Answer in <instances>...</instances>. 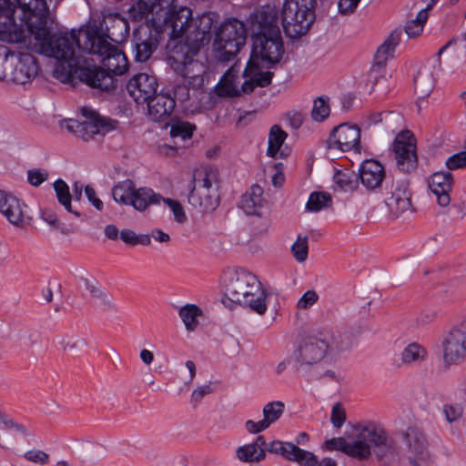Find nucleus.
<instances>
[{
    "label": "nucleus",
    "mask_w": 466,
    "mask_h": 466,
    "mask_svg": "<svg viewBox=\"0 0 466 466\" xmlns=\"http://www.w3.org/2000/svg\"><path fill=\"white\" fill-rule=\"evenodd\" d=\"M23 5L31 10L16 25V30L22 32L21 38L11 43L25 44L26 38L34 36L41 53L56 58L53 76L62 83L75 86L78 79L96 89L114 87V79L98 66H80L75 56L76 47L87 54L94 48L92 37L95 27L86 26L69 34H51L47 26L49 8L44 0H24Z\"/></svg>",
    "instance_id": "f257e3e1"
},
{
    "label": "nucleus",
    "mask_w": 466,
    "mask_h": 466,
    "mask_svg": "<svg viewBox=\"0 0 466 466\" xmlns=\"http://www.w3.org/2000/svg\"><path fill=\"white\" fill-rule=\"evenodd\" d=\"M220 15L216 12H204L192 17L190 29L185 39L167 45V62L175 72L189 77L194 87L204 85L206 66L199 61L200 50L207 46L218 28Z\"/></svg>",
    "instance_id": "f03ea898"
},
{
    "label": "nucleus",
    "mask_w": 466,
    "mask_h": 466,
    "mask_svg": "<svg viewBox=\"0 0 466 466\" xmlns=\"http://www.w3.org/2000/svg\"><path fill=\"white\" fill-rule=\"evenodd\" d=\"M352 345L350 336L346 332L322 328L300 336L290 356L298 371H307L319 363L329 353L349 350Z\"/></svg>",
    "instance_id": "7ed1b4c3"
},
{
    "label": "nucleus",
    "mask_w": 466,
    "mask_h": 466,
    "mask_svg": "<svg viewBox=\"0 0 466 466\" xmlns=\"http://www.w3.org/2000/svg\"><path fill=\"white\" fill-rule=\"evenodd\" d=\"M258 31L252 36L250 57L258 60L266 68L279 64L284 55V44L279 26L278 10L264 5L256 14Z\"/></svg>",
    "instance_id": "20e7f679"
},
{
    "label": "nucleus",
    "mask_w": 466,
    "mask_h": 466,
    "mask_svg": "<svg viewBox=\"0 0 466 466\" xmlns=\"http://www.w3.org/2000/svg\"><path fill=\"white\" fill-rule=\"evenodd\" d=\"M224 294L229 301L248 306L259 315L267 310L266 291L258 279L244 268L236 270L228 277Z\"/></svg>",
    "instance_id": "39448f33"
},
{
    "label": "nucleus",
    "mask_w": 466,
    "mask_h": 466,
    "mask_svg": "<svg viewBox=\"0 0 466 466\" xmlns=\"http://www.w3.org/2000/svg\"><path fill=\"white\" fill-rule=\"evenodd\" d=\"M315 5L316 0H284L278 16L288 37L297 39L307 34L316 17Z\"/></svg>",
    "instance_id": "423d86ee"
},
{
    "label": "nucleus",
    "mask_w": 466,
    "mask_h": 466,
    "mask_svg": "<svg viewBox=\"0 0 466 466\" xmlns=\"http://www.w3.org/2000/svg\"><path fill=\"white\" fill-rule=\"evenodd\" d=\"M315 5L316 0H284L278 16L288 37L297 39L307 34L316 17Z\"/></svg>",
    "instance_id": "0eeeda50"
},
{
    "label": "nucleus",
    "mask_w": 466,
    "mask_h": 466,
    "mask_svg": "<svg viewBox=\"0 0 466 466\" xmlns=\"http://www.w3.org/2000/svg\"><path fill=\"white\" fill-rule=\"evenodd\" d=\"M266 68L260 61L249 58L243 72L247 80L238 89L235 84V74L233 69H228L221 77L218 85L221 93L228 96H238L241 93L250 94L255 87H266L272 82L274 72Z\"/></svg>",
    "instance_id": "6e6552de"
},
{
    "label": "nucleus",
    "mask_w": 466,
    "mask_h": 466,
    "mask_svg": "<svg viewBox=\"0 0 466 466\" xmlns=\"http://www.w3.org/2000/svg\"><path fill=\"white\" fill-rule=\"evenodd\" d=\"M247 28L244 22L237 18H228L222 22L216 31L213 46L216 58L227 63L232 61L245 46Z\"/></svg>",
    "instance_id": "1a4fd4ad"
},
{
    "label": "nucleus",
    "mask_w": 466,
    "mask_h": 466,
    "mask_svg": "<svg viewBox=\"0 0 466 466\" xmlns=\"http://www.w3.org/2000/svg\"><path fill=\"white\" fill-rule=\"evenodd\" d=\"M94 48L89 50L88 54L97 56L104 67L99 66L103 71L108 74L115 81L114 87L104 90L103 92H110L116 87L117 79L113 75H123L128 67V61L124 52L116 46L111 44L103 36L97 28L95 27L94 36L92 37Z\"/></svg>",
    "instance_id": "9d476101"
},
{
    "label": "nucleus",
    "mask_w": 466,
    "mask_h": 466,
    "mask_svg": "<svg viewBox=\"0 0 466 466\" xmlns=\"http://www.w3.org/2000/svg\"><path fill=\"white\" fill-rule=\"evenodd\" d=\"M192 183L188 203L202 212L216 209L219 204L216 173L213 170H197L193 175Z\"/></svg>",
    "instance_id": "9b49d317"
},
{
    "label": "nucleus",
    "mask_w": 466,
    "mask_h": 466,
    "mask_svg": "<svg viewBox=\"0 0 466 466\" xmlns=\"http://www.w3.org/2000/svg\"><path fill=\"white\" fill-rule=\"evenodd\" d=\"M193 17L192 10L189 7L177 5L170 0L169 5L165 8L159 16L152 20V25L157 27L159 32L169 31L172 39L187 35L190 29Z\"/></svg>",
    "instance_id": "f8f14e48"
},
{
    "label": "nucleus",
    "mask_w": 466,
    "mask_h": 466,
    "mask_svg": "<svg viewBox=\"0 0 466 466\" xmlns=\"http://www.w3.org/2000/svg\"><path fill=\"white\" fill-rule=\"evenodd\" d=\"M404 451L410 466H431L433 456L430 451L427 434L422 427L410 425L401 432Z\"/></svg>",
    "instance_id": "ddd939ff"
},
{
    "label": "nucleus",
    "mask_w": 466,
    "mask_h": 466,
    "mask_svg": "<svg viewBox=\"0 0 466 466\" xmlns=\"http://www.w3.org/2000/svg\"><path fill=\"white\" fill-rule=\"evenodd\" d=\"M24 0H0V40L3 42L17 41L22 32L16 25L28 15L31 8L23 5Z\"/></svg>",
    "instance_id": "4468645a"
},
{
    "label": "nucleus",
    "mask_w": 466,
    "mask_h": 466,
    "mask_svg": "<svg viewBox=\"0 0 466 466\" xmlns=\"http://www.w3.org/2000/svg\"><path fill=\"white\" fill-rule=\"evenodd\" d=\"M441 345L445 365H459L466 360V317L443 334Z\"/></svg>",
    "instance_id": "2eb2a0df"
},
{
    "label": "nucleus",
    "mask_w": 466,
    "mask_h": 466,
    "mask_svg": "<svg viewBox=\"0 0 466 466\" xmlns=\"http://www.w3.org/2000/svg\"><path fill=\"white\" fill-rule=\"evenodd\" d=\"M6 81L16 85L30 84L39 74L37 59L28 52L11 51Z\"/></svg>",
    "instance_id": "dca6fc26"
},
{
    "label": "nucleus",
    "mask_w": 466,
    "mask_h": 466,
    "mask_svg": "<svg viewBox=\"0 0 466 466\" xmlns=\"http://www.w3.org/2000/svg\"><path fill=\"white\" fill-rule=\"evenodd\" d=\"M388 435L386 430L376 423L370 422L361 427L354 438V450L351 451L354 459L359 461L369 460L372 450L383 441H386Z\"/></svg>",
    "instance_id": "f3484780"
},
{
    "label": "nucleus",
    "mask_w": 466,
    "mask_h": 466,
    "mask_svg": "<svg viewBox=\"0 0 466 466\" xmlns=\"http://www.w3.org/2000/svg\"><path fill=\"white\" fill-rule=\"evenodd\" d=\"M392 152L397 168L403 173H411L418 167L416 143L409 130L397 135L392 144Z\"/></svg>",
    "instance_id": "a211bd4d"
},
{
    "label": "nucleus",
    "mask_w": 466,
    "mask_h": 466,
    "mask_svg": "<svg viewBox=\"0 0 466 466\" xmlns=\"http://www.w3.org/2000/svg\"><path fill=\"white\" fill-rule=\"evenodd\" d=\"M160 32L152 24H146L136 29L132 35V49L135 60L146 62L157 48Z\"/></svg>",
    "instance_id": "6ab92c4d"
},
{
    "label": "nucleus",
    "mask_w": 466,
    "mask_h": 466,
    "mask_svg": "<svg viewBox=\"0 0 466 466\" xmlns=\"http://www.w3.org/2000/svg\"><path fill=\"white\" fill-rule=\"evenodd\" d=\"M360 129L356 125L347 123L335 127L327 139L329 149H337L342 152L350 150L360 151Z\"/></svg>",
    "instance_id": "aec40b11"
},
{
    "label": "nucleus",
    "mask_w": 466,
    "mask_h": 466,
    "mask_svg": "<svg viewBox=\"0 0 466 466\" xmlns=\"http://www.w3.org/2000/svg\"><path fill=\"white\" fill-rule=\"evenodd\" d=\"M85 120L81 123L80 138L87 141L96 134L108 132L116 127L118 122L110 118L101 116L96 111L88 106L81 108Z\"/></svg>",
    "instance_id": "412c9836"
},
{
    "label": "nucleus",
    "mask_w": 466,
    "mask_h": 466,
    "mask_svg": "<svg viewBox=\"0 0 466 466\" xmlns=\"http://www.w3.org/2000/svg\"><path fill=\"white\" fill-rule=\"evenodd\" d=\"M158 83L155 76L140 73L135 75L127 84V90L137 104H144L157 93Z\"/></svg>",
    "instance_id": "4be33fe9"
},
{
    "label": "nucleus",
    "mask_w": 466,
    "mask_h": 466,
    "mask_svg": "<svg viewBox=\"0 0 466 466\" xmlns=\"http://www.w3.org/2000/svg\"><path fill=\"white\" fill-rule=\"evenodd\" d=\"M169 4L170 0H133V4L127 9V15L132 21L139 22L146 19L147 24H152V20L159 16V13Z\"/></svg>",
    "instance_id": "5701e85b"
},
{
    "label": "nucleus",
    "mask_w": 466,
    "mask_h": 466,
    "mask_svg": "<svg viewBox=\"0 0 466 466\" xmlns=\"http://www.w3.org/2000/svg\"><path fill=\"white\" fill-rule=\"evenodd\" d=\"M386 205L394 217H399L411 208L410 192L407 180L392 181L390 197L386 199Z\"/></svg>",
    "instance_id": "b1692460"
},
{
    "label": "nucleus",
    "mask_w": 466,
    "mask_h": 466,
    "mask_svg": "<svg viewBox=\"0 0 466 466\" xmlns=\"http://www.w3.org/2000/svg\"><path fill=\"white\" fill-rule=\"evenodd\" d=\"M358 175L361 185L368 191H377L380 189L386 177L384 167L374 159L363 161Z\"/></svg>",
    "instance_id": "393cba45"
},
{
    "label": "nucleus",
    "mask_w": 466,
    "mask_h": 466,
    "mask_svg": "<svg viewBox=\"0 0 466 466\" xmlns=\"http://www.w3.org/2000/svg\"><path fill=\"white\" fill-rule=\"evenodd\" d=\"M147 105L148 116L154 122L167 124L176 106V100L168 94L158 93L150 100Z\"/></svg>",
    "instance_id": "a878e982"
},
{
    "label": "nucleus",
    "mask_w": 466,
    "mask_h": 466,
    "mask_svg": "<svg viewBox=\"0 0 466 466\" xmlns=\"http://www.w3.org/2000/svg\"><path fill=\"white\" fill-rule=\"evenodd\" d=\"M453 184V175L450 171H437L430 177L428 180L429 187L441 207L445 208L450 205V193L452 190Z\"/></svg>",
    "instance_id": "bb28decb"
},
{
    "label": "nucleus",
    "mask_w": 466,
    "mask_h": 466,
    "mask_svg": "<svg viewBox=\"0 0 466 466\" xmlns=\"http://www.w3.org/2000/svg\"><path fill=\"white\" fill-rule=\"evenodd\" d=\"M0 213L15 227L23 228L25 223L21 201L12 193L1 189Z\"/></svg>",
    "instance_id": "cd10ccee"
},
{
    "label": "nucleus",
    "mask_w": 466,
    "mask_h": 466,
    "mask_svg": "<svg viewBox=\"0 0 466 466\" xmlns=\"http://www.w3.org/2000/svg\"><path fill=\"white\" fill-rule=\"evenodd\" d=\"M105 34L101 35L107 41L108 39L118 44L124 41L129 35V23L120 15H110L104 19Z\"/></svg>",
    "instance_id": "c85d7f7f"
},
{
    "label": "nucleus",
    "mask_w": 466,
    "mask_h": 466,
    "mask_svg": "<svg viewBox=\"0 0 466 466\" xmlns=\"http://www.w3.org/2000/svg\"><path fill=\"white\" fill-rule=\"evenodd\" d=\"M161 199H164V197L156 193L150 187H135L129 206H132L139 212H143L147 210L149 206L159 204Z\"/></svg>",
    "instance_id": "c756f323"
},
{
    "label": "nucleus",
    "mask_w": 466,
    "mask_h": 466,
    "mask_svg": "<svg viewBox=\"0 0 466 466\" xmlns=\"http://www.w3.org/2000/svg\"><path fill=\"white\" fill-rule=\"evenodd\" d=\"M265 447L266 440L264 436L259 435L253 443L238 447L237 456L241 461L245 462L260 461L266 457Z\"/></svg>",
    "instance_id": "7c9ffc66"
},
{
    "label": "nucleus",
    "mask_w": 466,
    "mask_h": 466,
    "mask_svg": "<svg viewBox=\"0 0 466 466\" xmlns=\"http://www.w3.org/2000/svg\"><path fill=\"white\" fill-rule=\"evenodd\" d=\"M263 188L258 185H253L249 191L241 198V208L248 216H260L263 206Z\"/></svg>",
    "instance_id": "2f4dec72"
},
{
    "label": "nucleus",
    "mask_w": 466,
    "mask_h": 466,
    "mask_svg": "<svg viewBox=\"0 0 466 466\" xmlns=\"http://www.w3.org/2000/svg\"><path fill=\"white\" fill-rule=\"evenodd\" d=\"M402 29L395 28L385 39V41L378 47L375 54V60L378 65H384L387 60L393 56L395 47L400 42Z\"/></svg>",
    "instance_id": "473e14b6"
},
{
    "label": "nucleus",
    "mask_w": 466,
    "mask_h": 466,
    "mask_svg": "<svg viewBox=\"0 0 466 466\" xmlns=\"http://www.w3.org/2000/svg\"><path fill=\"white\" fill-rule=\"evenodd\" d=\"M428 356L427 350L417 342L409 343L400 353L401 364L412 366L423 362Z\"/></svg>",
    "instance_id": "72a5a7b5"
},
{
    "label": "nucleus",
    "mask_w": 466,
    "mask_h": 466,
    "mask_svg": "<svg viewBox=\"0 0 466 466\" xmlns=\"http://www.w3.org/2000/svg\"><path fill=\"white\" fill-rule=\"evenodd\" d=\"M335 185L344 192H352L358 188L359 175L354 171L337 170L333 175Z\"/></svg>",
    "instance_id": "f704fd0d"
},
{
    "label": "nucleus",
    "mask_w": 466,
    "mask_h": 466,
    "mask_svg": "<svg viewBox=\"0 0 466 466\" xmlns=\"http://www.w3.org/2000/svg\"><path fill=\"white\" fill-rule=\"evenodd\" d=\"M378 461L383 465L390 466L397 456V447L395 442L389 437L373 450Z\"/></svg>",
    "instance_id": "c9c22d12"
},
{
    "label": "nucleus",
    "mask_w": 466,
    "mask_h": 466,
    "mask_svg": "<svg viewBox=\"0 0 466 466\" xmlns=\"http://www.w3.org/2000/svg\"><path fill=\"white\" fill-rule=\"evenodd\" d=\"M170 127V136L174 139H181L186 141L190 139L196 131V126L188 121H184L179 118H173L168 122Z\"/></svg>",
    "instance_id": "e433bc0d"
},
{
    "label": "nucleus",
    "mask_w": 466,
    "mask_h": 466,
    "mask_svg": "<svg viewBox=\"0 0 466 466\" xmlns=\"http://www.w3.org/2000/svg\"><path fill=\"white\" fill-rule=\"evenodd\" d=\"M135 187V183L131 179L120 181L113 187L112 198L120 205L129 206Z\"/></svg>",
    "instance_id": "4c0bfd02"
},
{
    "label": "nucleus",
    "mask_w": 466,
    "mask_h": 466,
    "mask_svg": "<svg viewBox=\"0 0 466 466\" xmlns=\"http://www.w3.org/2000/svg\"><path fill=\"white\" fill-rule=\"evenodd\" d=\"M434 78L429 70H420L414 77V88L419 97L425 98L434 88Z\"/></svg>",
    "instance_id": "58836bf2"
},
{
    "label": "nucleus",
    "mask_w": 466,
    "mask_h": 466,
    "mask_svg": "<svg viewBox=\"0 0 466 466\" xmlns=\"http://www.w3.org/2000/svg\"><path fill=\"white\" fill-rule=\"evenodd\" d=\"M466 400H451L442 406V413L448 423L452 424L463 418Z\"/></svg>",
    "instance_id": "ea45409f"
},
{
    "label": "nucleus",
    "mask_w": 466,
    "mask_h": 466,
    "mask_svg": "<svg viewBox=\"0 0 466 466\" xmlns=\"http://www.w3.org/2000/svg\"><path fill=\"white\" fill-rule=\"evenodd\" d=\"M287 137L288 134L279 125H273L270 127L267 149L268 157H276Z\"/></svg>",
    "instance_id": "a19ab883"
},
{
    "label": "nucleus",
    "mask_w": 466,
    "mask_h": 466,
    "mask_svg": "<svg viewBox=\"0 0 466 466\" xmlns=\"http://www.w3.org/2000/svg\"><path fill=\"white\" fill-rule=\"evenodd\" d=\"M288 460L297 462L299 466H316L318 464V458L314 453L300 449L294 443L289 445Z\"/></svg>",
    "instance_id": "79ce46f5"
},
{
    "label": "nucleus",
    "mask_w": 466,
    "mask_h": 466,
    "mask_svg": "<svg viewBox=\"0 0 466 466\" xmlns=\"http://www.w3.org/2000/svg\"><path fill=\"white\" fill-rule=\"evenodd\" d=\"M201 314V309L194 304H187L179 310V317L188 331L195 330L198 325V318L200 317Z\"/></svg>",
    "instance_id": "37998d69"
},
{
    "label": "nucleus",
    "mask_w": 466,
    "mask_h": 466,
    "mask_svg": "<svg viewBox=\"0 0 466 466\" xmlns=\"http://www.w3.org/2000/svg\"><path fill=\"white\" fill-rule=\"evenodd\" d=\"M332 205V198L328 192H312L306 204L307 210L310 212H318L325 208Z\"/></svg>",
    "instance_id": "c03bdc74"
},
{
    "label": "nucleus",
    "mask_w": 466,
    "mask_h": 466,
    "mask_svg": "<svg viewBox=\"0 0 466 466\" xmlns=\"http://www.w3.org/2000/svg\"><path fill=\"white\" fill-rule=\"evenodd\" d=\"M284 410L285 405L282 401L276 400L267 403L262 411L264 423L269 427L281 417Z\"/></svg>",
    "instance_id": "a18cd8bd"
},
{
    "label": "nucleus",
    "mask_w": 466,
    "mask_h": 466,
    "mask_svg": "<svg viewBox=\"0 0 466 466\" xmlns=\"http://www.w3.org/2000/svg\"><path fill=\"white\" fill-rule=\"evenodd\" d=\"M329 98L326 96L317 97L313 102L311 117L316 122H323L330 113Z\"/></svg>",
    "instance_id": "49530a36"
},
{
    "label": "nucleus",
    "mask_w": 466,
    "mask_h": 466,
    "mask_svg": "<svg viewBox=\"0 0 466 466\" xmlns=\"http://www.w3.org/2000/svg\"><path fill=\"white\" fill-rule=\"evenodd\" d=\"M428 19V13L426 10H420L416 18L408 23L404 31L409 38L417 37L420 35L423 30V25Z\"/></svg>",
    "instance_id": "de8ad7c7"
},
{
    "label": "nucleus",
    "mask_w": 466,
    "mask_h": 466,
    "mask_svg": "<svg viewBox=\"0 0 466 466\" xmlns=\"http://www.w3.org/2000/svg\"><path fill=\"white\" fill-rule=\"evenodd\" d=\"M85 288L90 292L93 298L98 299L101 304L106 308H113V301L110 297L105 293L97 285L96 280L91 281L88 279H83Z\"/></svg>",
    "instance_id": "09e8293b"
},
{
    "label": "nucleus",
    "mask_w": 466,
    "mask_h": 466,
    "mask_svg": "<svg viewBox=\"0 0 466 466\" xmlns=\"http://www.w3.org/2000/svg\"><path fill=\"white\" fill-rule=\"evenodd\" d=\"M325 448L329 451H340L348 456L354 458L352 450H354V440L351 442L347 441L344 438H332L327 440L324 443Z\"/></svg>",
    "instance_id": "8fccbe9b"
},
{
    "label": "nucleus",
    "mask_w": 466,
    "mask_h": 466,
    "mask_svg": "<svg viewBox=\"0 0 466 466\" xmlns=\"http://www.w3.org/2000/svg\"><path fill=\"white\" fill-rule=\"evenodd\" d=\"M291 252L298 262H304L309 253L308 237H302L299 234L297 240L291 246Z\"/></svg>",
    "instance_id": "3c124183"
},
{
    "label": "nucleus",
    "mask_w": 466,
    "mask_h": 466,
    "mask_svg": "<svg viewBox=\"0 0 466 466\" xmlns=\"http://www.w3.org/2000/svg\"><path fill=\"white\" fill-rule=\"evenodd\" d=\"M164 203H166L168 208L172 210L174 215V219L177 223H185L187 219V215L185 213L184 208L181 203L176 199L167 198L161 199Z\"/></svg>",
    "instance_id": "603ef678"
},
{
    "label": "nucleus",
    "mask_w": 466,
    "mask_h": 466,
    "mask_svg": "<svg viewBox=\"0 0 466 466\" xmlns=\"http://www.w3.org/2000/svg\"><path fill=\"white\" fill-rule=\"evenodd\" d=\"M289 445H292V442H283L280 441H273L268 444L266 442L265 452L268 451L270 453L279 454L288 460Z\"/></svg>",
    "instance_id": "864d4df0"
},
{
    "label": "nucleus",
    "mask_w": 466,
    "mask_h": 466,
    "mask_svg": "<svg viewBox=\"0 0 466 466\" xmlns=\"http://www.w3.org/2000/svg\"><path fill=\"white\" fill-rule=\"evenodd\" d=\"M179 75V73H177ZM181 76L184 77V83L180 85H177L174 89V95L175 97L177 98L180 101H186L189 98V88L193 89H200L202 88L203 85L199 87H194L192 85L189 84V77L183 76L180 74Z\"/></svg>",
    "instance_id": "5fc2aeb1"
},
{
    "label": "nucleus",
    "mask_w": 466,
    "mask_h": 466,
    "mask_svg": "<svg viewBox=\"0 0 466 466\" xmlns=\"http://www.w3.org/2000/svg\"><path fill=\"white\" fill-rule=\"evenodd\" d=\"M49 173L44 168H32L27 171V181L33 187H38L48 178Z\"/></svg>",
    "instance_id": "6e6d98bb"
},
{
    "label": "nucleus",
    "mask_w": 466,
    "mask_h": 466,
    "mask_svg": "<svg viewBox=\"0 0 466 466\" xmlns=\"http://www.w3.org/2000/svg\"><path fill=\"white\" fill-rule=\"evenodd\" d=\"M26 461L39 465H46L49 461V455L42 450L32 449L25 452Z\"/></svg>",
    "instance_id": "4d7b16f0"
},
{
    "label": "nucleus",
    "mask_w": 466,
    "mask_h": 466,
    "mask_svg": "<svg viewBox=\"0 0 466 466\" xmlns=\"http://www.w3.org/2000/svg\"><path fill=\"white\" fill-rule=\"evenodd\" d=\"M449 170H455L466 167V150L458 152L449 157L445 162Z\"/></svg>",
    "instance_id": "13d9d810"
},
{
    "label": "nucleus",
    "mask_w": 466,
    "mask_h": 466,
    "mask_svg": "<svg viewBox=\"0 0 466 466\" xmlns=\"http://www.w3.org/2000/svg\"><path fill=\"white\" fill-rule=\"evenodd\" d=\"M345 420H346V411H345L342 404L339 402L335 403L332 407L331 415H330V421H331L332 425L335 428L339 429L340 427H342Z\"/></svg>",
    "instance_id": "bf43d9fd"
},
{
    "label": "nucleus",
    "mask_w": 466,
    "mask_h": 466,
    "mask_svg": "<svg viewBox=\"0 0 466 466\" xmlns=\"http://www.w3.org/2000/svg\"><path fill=\"white\" fill-rule=\"evenodd\" d=\"M60 345L65 352H77L86 346V341L84 339H63Z\"/></svg>",
    "instance_id": "052dcab7"
},
{
    "label": "nucleus",
    "mask_w": 466,
    "mask_h": 466,
    "mask_svg": "<svg viewBox=\"0 0 466 466\" xmlns=\"http://www.w3.org/2000/svg\"><path fill=\"white\" fill-rule=\"evenodd\" d=\"M53 186L59 204L65 200L72 198V195L69 192V187L63 179H56Z\"/></svg>",
    "instance_id": "680f3d73"
},
{
    "label": "nucleus",
    "mask_w": 466,
    "mask_h": 466,
    "mask_svg": "<svg viewBox=\"0 0 466 466\" xmlns=\"http://www.w3.org/2000/svg\"><path fill=\"white\" fill-rule=\"evenodd\" d=\"M318 299H319V295L315 290H313V289L308 290L299 299V301L297 303V307L299 309H307L310 308L312 305H314L318 301Z\"/></svg>",
    "instance_id": "e2e57ef3"
},
{
    "label": "nucleus",
    "mask_w": 466,
    "mask_h": 466,
    "mask_svg": "<svg viewBox=\"0 0 466 466\" xmlns=\"http://www.w3.org/2000/svg\"><path fill=\"white\" fill-rule=\"evenodd\" d=\"M11 51L5 46H0V81L7 79L8 60Z\"/></svg>",
    "instance_id": "0e129e2a"
},
{
    "label": "nucleus",
    "mask_w": 466,
    "mask_h": 466,
    "mask_svg": "<svg viewBox=\"0 0 466 466\" xmlns=\"http://www.w3.org/2000/svg\"><path fill=\"white\" fill-rule=\"evenodd\" d=\"M360 0H339L338 3L339 12L341 15L351 14L357 8Z\"/></svg>",
    "instance_id": "69168bd1"
},
{
    "label": "nucleus",
    "mask_w": 466,
    "mask_h": 466,
    "mask_svg": "<svg viewBox=\"0 0 466 466\" xmlns=\"http://www.w3.org/2000/svg\"><path fill=\"white\" fill-rule=\"evenodd\" d=\"M81 123L82 121L76 120V119H65L61 123V127L65 129H66L68 132L75 134L76 137H80L81 133Z\"/></svg>",
    "instance_id": "338daca9"
},
{
    "label": "nucleus",
    "mask_w": 466,
    "mask_h": 466,
    "mask_svg": "<svg viewBox=\"0 0 466 466\" xmlns=\"http://www.w3.org/2000/svg\"><path fill=\"white\" fill-rule=\"evenodd\" d=\"M289 126L294 129H299L304 121V116L299 111H290L287 114Z\"/></svg>",
    "instance_id": "774afa93"
}]
</instances>
